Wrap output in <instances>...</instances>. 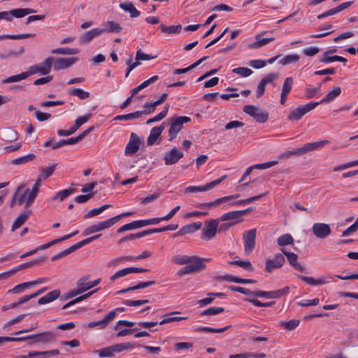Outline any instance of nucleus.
I'll list each match as a JSON object with an SVG mask.
<instances>
[{
    "label": "nucleus",
    "mask_w": 358,
    "mask_h": 358,
    "mask_svg": "<svg viewBox=\"0 0 358 358\" xmlns=\"http://www.w3.org/2000/svg\"><path fill=\"white\" fill-rule=\"evenodd\" d=\"M40 181L41 179L38 178L33 185L31 190L29 189H26L27 193H28V196L26 199V205L24 206V208L27 209L34 203L39 191V187L41 185Z\"/></svg>",
    "instance_id": "nucleus-19"
},
{
    "label": "nucleus",
    "mask_w": 358,
    "mask_h": 358,
    "mask_svg": "<svg viewBox=\"0 0 358 358\" xmlns=\"http://www.w3.org/2000/svg\"><path fill=\"white\" fill-rule=\"evenodd\" d=\"M219 220H224V215H222L218 220L206 221L205 227L202 229L201 238L209 240L215 236Z\"/></svg>",
    "instance_id": "nucleus-7"
},
{
    "label": "nucleus",
    "mask_w": 358,
    "mask_h": 358,
    "mask_svg": "<svg viewBox=\"0 0 358 358\" xmlns=\"http://www.w3.org/2000/svg\"><path fill=\"white\" fill-rule=\"evenodd\" d=\"M88 277H83L76 282V285L80 287L83 293L96 286L101 281L100 278L92 281H88Z\"/></svg>",
    "instance_id": "nucleus-22"
},
{
    "label": "nucleus",
    "mask_w": 358,
    "mask_h": 358,
    "mask_svg": "<svg viewBox=\"0 0 358 358\" xmlns=\"http://www.w3.org/2000/svg\"><path fill=\"white\" fill-rule=\"evenodd\" d=\"M115 310L110 311L106 315L102 320L99 321L90 322L87 324V327L94 328L95 327H99V329H105L110 322H111L116 316Z\"/></svg>",
    "instance_id": "nucleus-16"
},
{
    "label": "nucleus",
    "mask_w": 358,
    "mask_h": 358,
    "mask_svg": "<svg viewBox=\"0 0 358 358\" xmlns=\"http://www.w3.org/2000/svg\"><path fill=\"white\" fill-rule=\"evenodd\" d=\"M96 352L98 353L99 357H111L114 356L115 350L114 348V345H111L96 350Z\"/></svg>",
    "instance_id": "nucleus-46"
},
{
    "label": "nucleus",
    "mask_w": 358,
    "mask_h": 358,
    "mask_svg": "<svg viewBox=\"0 0 358 358\" xmlns=\"http://www.w3.org/2000/svg\"><path fill=\"white\" fill-rule=\"evenodd\" d=\"M69 94L73 96H76L80 99H86L90 97V93L88 92L79 88L70 89Z\"/></svg>",
    "instance_id": "nucleus-47"
},
{
    "label": "nucleus",
    "mask_w": 358,
    "mask_h": 358,
    "mask_svg": "<svg viewBox=\"0 0 358 358\" xmlns=\"http://www.w3.org/2000/svg\"><path fill=\"white\" fill-rule=\"evenodd\" d=\"M76 248H74V245L71 246L70 248L64 250V251L62 252H59L58 254L54 255L53 257H51V260L52 261H56L59 259H61V258H63L65 256L73 252L74 251H76Z\"/></svg>",
    "instance_id": "nucleus-62"
},
{
    "label": "nucleus",
    "mask_w": 358,
    "mask_h": 358,
    "mask_svg": "<svg viewBox=\"0 0 358 358\" xmlns=\"http://www.w3.org/2000/svg\"><path fill=\"white\" fill-rule=\"evenodd\" d=\"M284 263V256L281 253L275 254L273 259L266 260L265 270L268 273H271L275 268L282 267Z\"/></svg>",
    "instance_id": "nucleus-14"
},
{
    "label": "nucleus",
    "mask_w": 358,
    "mask_h": 358,
    "mask_svg": "<svg viewBox=\"0 0 358 358\" xmlns=\"http://www.w3.org/2000/svg\"><path fill=\"white\" fill-rule=\"evenodd\" d=\"M20 189H21V186L18 187L17 189L15 190L14 195H16L17 203L19 206H21L23 203H24V206H25L26 205V199L28 196V193H27V190L25 189L24 193L21 194Z\"/></svg>",
    "instance_id": "nucleus-54"
},
{
    "label": "nucleus",
    "mask_w": 358,
    "mask_h": 358,
    "mask_svg": "<svg viewBox=\"0 0 358 358\" xmlns=\"http://www.w3.org/2000/svg\"><path fill=\"white\" fill-rule=\"evenodd\" d=\"M104 33V30L100 28H94L90 31L84 32L80 38V41L83 44L90 43L92 39L95 37L99 36L101 34Z\"/></svg>",
    "instance_id": "nucleus-20"
},
{
    "label": "nucleus",
    "mask_w": 358,
    "mask_h": 358,
    "mask_svg": "<svg viewBox=\"0 0 358 358\" xmlns=\"http://www.w3.org/2000/svg\"><path fill=\"white\" fill-rule=\"evenodd\" d=\"M56 166H57L56 164H53L52 165H51L48 167L41 168V169H40L41 173L39 176V178L41 180H42V179L45 180V179L49 178L50 176H52V174L55 171Z\"/></svg>",
    "instance_id": "nucleus-45"
},
{
    "label": "nucleus",
    "mask_w": 358,
    "mask_h": 358,
    "mask_svg": "<svg viewBox=\"0 0 358 358\" xmlns=\"http://www.w3.org/2000/svg\"><path fill=\"white\" fill-rule=\"evenodd\" d=\"M155 283L156 282L154 280H150V281H147V282H141L138 283L135 286L129 287L128 288L120 290L118 292V293H127V292H129L130 291H134V290H136V289H139L146 288L148 287H150L151 285H155Z\"/></svg>",
    "instance_id": "nucleus-33"
},
{
    "label": "nucleus",
    "mask_w": 358,
    "mask_h": 358,
    "mask_svg": "<svg viewBox=\"0 0 358 358\" xmlns=\"http://www.w3.org/2000/svg\"><path fill=\"white\" fill-rule=\"evenodd\" d=\"M99 289V288H97V289H95L94 290H92V292H87L83 295H81L71 301H70L69 302H68L67 303L64 304L63 306H62V309H66L70 306H71L72 305L76 303H78L83 300H85L87 298H89L90 296H91L94 293H96L98 292V290Z\"/></svg>",
    "instance_id": "nucleus-36"
},
{
    "label": "nucleus",
    "mask_w": 358,
    "mask_h": 358,
    "mask_svg": "<svg viewBox=\"0 0 358 358\" xmlns=\"http://www.w3.org/2000/svg\"><path fill=\"white\" fill-rule=\"evenodd\" d=\"M20 137L17 131L10 127L6 128L3 131V138L7 142H13L17 141Z\"/></svg>",
    "instance_id": "nucleus-34"
},
{
    "label": "nucleus",
    "mask_w": 358,
    "mask_h": 358,
    "mask_svg": "<svg viewBox=\"0 0 358 358\" xmlns=\"http://www.w3.org/2000/svg\"><path fill=\"white\" fill-rule=\"evenodd\" d=\"M32 287L31 283H28V282H23L15 286L13 289L8 290V293L9 294H20L24 291V289H28Z\"/></svg>",
    "instance_id": "nucleus-49"
},
{
    "label": "nucleus",
    "mask_w": 358,
    "mask_h": 358,
    "mask_svg": "<svg viewBox=\"0 0 358 358\" xmlns=\"http://www.w3.org/2000/svg\"><path fill=\"white\" fill-rule=\"evenodd\" d=\"M299 323L300 321L299 320L293 319L287 322L280 321L279 326L287 331H292L299 325Z\"/></svg>",
    "instance_id": "nucleus-38"
},
{
    "label": "nucleus",
    "mask_w": 358,
    "mask_h": 358,
    "mask_svg": "<svg viewBox=\"0 0 358 358\" xmlns=\"http://www.w3.org/2000/svg\"><path fill=\"white\" fill-rule=\"evenodd\" d=\"M156 107H157V106L155 105V103L154 102L144 103V105H143L144 109L143 110H138V113L140 114L139 117H141L143 115H150V114L152 113L155 110Z\"/></svg>",
    "instance_id": "nucleus-48"
},
{
    "label": "nucleus",
    "mask_w": 358,
    "mask_h": 358,
    "mask_svg": "<svg viewBox=\"0 0 358 358\" xmlns=\"http://www.w3.org/2000/svg\"><path fill=\"white\" fill-rule=\"evenodd\" d=\"M299 59V56L296 54L287 55L279 60V63L282 65H287L292 62H296Z\"/></svg>",
    "instance_id": "nucleus-57"
},
{
    "label": "nucleus",
    "mask_w": 358,
    "mask_h": 358,
    "mask_svg": "<svg viewBox=\"0 0 358 358\" xmlns=\"http://www.w3.org/2000/svg\"><path fill=\"white\" fill-rule=\"evenodd\" d=\"M256 234V229H252L243 233L244 250L246 253H250L255 248Z\"/></svg>",
    "instance_id": "nucleus-9"
},
{
    "label": "nucleus",
    "mask_w": 358,
    "mask_h": 358,
    "mask_svg": "<svg viewBox=\"0 0 358 358\" xmlns=\"http://www.w3.org/2000/svg\"><path fill=\"white\" fill-rule=\"evenodd\" d=\"M172 262L179 265L187 264L178 270L177 274L180 276L197 273L206 266L203 259L196 256L178 255L173 257Z\"/></svg>",
    "instance_id": "nucleus-1"
},
{
    "label": "nucleus",
    "mask_w": 358,
    "mask_h": 358,
    "mask_svg": "<svg viewBox=\"0 0 358 358\" xmlns=\"http://www.w3.org/2000/svg\"><path fill=\"white\" fill-rule=\"evenodd\" d=\"M36 157L34 154H29L27 155L22 156L12 160L11 164L14 165L24 164L27 162L33 161L34 159H36Z\"/></svg>",
    "instance_id": "nucleus-44"
},
{
    "label": "nucleus",
    "mask_w": 358,
    "mask_h": 358,
    "mask_svg": "<svg viewBox=\"0 0 358 358\" xmlns=\"http://www.w3.org/2000/svg\"><path fill=\"white\" fill-rule=\"evenodd\" d=\"M183 157V153L179 151L176 147L173 148L164 156L166 165H171L177 163Z\"/></svg>",
    "instance_id": "nucleus-18"
},
{
    "label": "nucleus",
    "mask_w": 358,
    "mask_h": 358,
    "mask_svg": "<svg viewBox=\"0 0 358 358\" xmlns=\"http://www.w3.org/2000/svg\"><path fill=\"white\" fill-rule=\"evenodd\" d=\"M233 73L239 74L242 77H248L252 73V71L250 69L246 67H238L232 70Z\"/></svg>",
    "instance_id": "nucleus-63"
},
{
    "label": "nucleus",
    "mask_w": 358,
    "mask_h": 358,
    "mask_svg": "<svg viewBox=\"0 0 358 358\" xmlns=\"http://www.w3.org/2000/svg\"><path fill=\"white\" fill-rule=\"evenodd\" d=\"M243 111L253 117L259 123H264L268 119V113L259 107L253 105H245Z\"/></svg>",
    "instance_id": "nucleus-5"
},
{
    "label": "nucleus",
    "mask_w": 358,
    "mask_h": 358,
    "mask_svg": "<svg viewBox=\"0 0 358 358\" xmlns=\"http://www.w3.org/2000/svg\"><path fill=\"white\" fill-rule=\"evenodd\" d=\"M102 231V230H101V228L100 223H97V224H92V225L87 227L84 230L83 234L85 236H87V235H90L91 234H94V233H96V232H98V231Z\"/></svg>",
    "instance_id": "nucleus-64"
},
{
    "label": "nucleus",
    "mask_w": 358,
    "mask_h": 358,
    "mask_svg": "<svg viewBox=\"0 0 358 358\" xmlns=\"http://www.w3.org/2000/svg\"><path fill=\"white\" fill-rule=\"evenodd\" d=\"M262 34H257L255 36V42L249 44L248 47L251 49H257L275 40L274 37L262 38Z\"/></svg>",
    "instance_id": "nucleus-25"
},
{
    "label": "nucleus",
    "mask_w": 358,
    "mask_h": 358,
    "mask_svg": "<svg viewBox=\"0 0 358 358\" xmlns=\"http://www.w3.org/2000/svg\"><path fill=\"white\" fill-rule=\"evenodd\" d=\"M113 345H114L115 352H120L125 350H128V349L134 348L136 345V343L128 342V343H122L115 344Z\"/></svg>",
    "instance_id": "nucleus-61"
},
{
    "label": "nucleus",
    "mask_w": 358,
    "mask_h": 358,
    "mask_svg": "<svg viewBox=\"0 0 358 358\" xmlns=\"http://www.w3.org/2000/svg\"><path fill=\"white\" fill-rule=\"evenodd\" d=\"M225 280L241 284H255L257 282L256 280L244 279L231 275H225Z\"/></svg>",
    "instance_id": "nucleus-37"
},
{
    "label": "nucleus",
    "mask_w": 358,
    "mask_h": 358,
    "mask_svg": "<svg viewBox=\"0 0 358 358\" xmlns=\"http://www.w3.org/2000/svg\"><path fill=\"white\" fill-rule=\"evenodd\" d=\"M328 143L329 141L327 140H322L318 142L308 143L301 148L283 153L281 157H290L292 155L301 156L308 152L317 150L319 148H322Z\"/></svg>",
    "instance_id": "nucleus-3"
},
{
    "label": "nucleus",
    "mask_w": 358,
    "mask_h": 358,
    "mask_svg": "<svg viewBox=\"0 0 358 358\" xmlns=\"http://www.w3.org/2000/svg\"><path fill=\"white\" fill-rule=\"evenodd\" d=\"M78 61L77 57L57 58L54 61L53 69L55 71L66 69L71 67Z\"/></svg>",
    "instance_id": "nucleus-17"
},
{
    "label": "nucleus",
    "mask_w": 358,
    "mask_h": 358,
    "mask_svg": "<svg viewBox=\"0 0 358 358\" xmlns=\"http://www.w3.org/2000/svg\"><path fill=\"white\" fill-rule=\"evenodd\" d=\"M35 36L34 34H16V35H1L0 36V41L3 39H13V40H18V39H24L29 37Z\"/></svg>",
    "instance_id": "nucleus-56"
},
{
    "label": "nucleus",
    "mask_w": 358,
    "mask_h": 358,
    "mask_svg": "<svg viewBox=\"0 0 358 358\" xmlns=\"http://www.w3.org/2000/svg\"><path fill=\"white\" fill-rule=\"evenodd\" d=\"M293 243L294 238L289 234H283L277 238V243L281 247L292 245Z\"/></svg>",
    "instance_id": "nucleus-43"
},
{
    "label": "nucleus",
    "mask_w": 358,
    "mask_h": 358,
    "mask_svg": "<svg viewBox=\"0 0 358 358\" xmlns=\"http://www.w3.org/2000/svg\"><path fill=\"white\" fill-rule=\"evenodd\" d=\"M293 84V78L291 77L287 78L282 85V89L281 93H282L283 96L288 95L292 90Z\"/></svg>",
    "instance_id": "nucleus-59"
},
{
    "label": "nucleus",
    "mask_w": 358,
    "mask_h": 358,
    "mask_svg": "<svg viewBox=\"0 0 358 358\" xmlns=\"http://www.w3.org/2000/svg\"><path fill=\"white\" fill-rule=\"evenodd\" d=\"M159 27L162 32L167 34H178L182 29V26L180 24L166 26L164 24H161Z\"/></svg>",
    "instance_id": "nucleus-39"
},
{
    "label": "nucleus",
    "mask_w": 358,
    "mask_h": 358,
    "mask_svg": "<svg viewBox=\"0 0 358 358\" xmlns=\"http://www.w3.org/2000/svg\"><path fill=\"white\" fill-rule=\"evenodd\" d=\"M321 85L322 84L320 83L317 87H307L305 89V95L307 99H312L314 97L316 94L320 92L321 91Z\"/></svg>",
    "instance_id": "nucleus-51"
},
{
    "label": "nucleus",
    "mask_w": 358,
    "mask_h": 358,
    "mask_svg": "<svg viewBox=\"0 0 358 358\" xmlns=\"http://www.w3.org/2000/svg\"><path fill=\"white\" fill-rule=\"evenodd\" d=\"M10 13V17H15L17 18H21L27 15L36 13L35 10L31 8H16L8 11Z\"/></svg>",
    "instance_id": "nucleus-30"
},
{
    "label": "nucleus",
    "mask_w": 358,
    "mask_h": 358,
    "mask_svg": "<svg viewBox=\"0 0 358 358\" xmlns=\"http://www.w3.org/2000/svg\"><path fill=\"white\" fill-rule=\"evenodd\" d=\"M80 52L78 48H59L51 50L52 54H61V55H76Z\"/></svg>",
    "instance_id": "nucleus-41"
},
{
    "label": "nucleus",
    "mask_w": 358,
    "mask_h": 358,
    "mask_svg": "<svg viewBox=\"0 0 358 358\" xmlns=\"http://www.w3.org/2000/svg\"><path fill=\"white\" fill-rule=\"evenodd\" d=\"M133 212H125L122 213L120 215H117L112 218H110L107 220L103 221L100 223L101 230H105L113 226L116 222H117L121 218L131 215Z\"/></svg>",
    "instance_id": "nucleus-24"
},
{
    "label": "nucleus",
    "mask_w": 358,
    "mask_h": 358,
    "mask_svg": "<svg viewBox=\"0 0 358 358\" xmlns=\"http://www.w3.org/2000/svg\"><path fill=\"white\" fill-rule=\"evenodd\" d=\"M53 57H48L43 63L38 64L39 73L47 75L50 72Z\"/></svg>",
    "instance_id": "nucleus-32"
},
{
    "label": "nucleus",
    "mask_w": 358,
    "mask_h": 358,
    "mask_svg": "<svg viewBox=\"0 0 358 358\" xmlns=\"http://www.w3.org/2000/svg\"><path fill=\"white\" fill-rule=\"evenodd\" d=\"M223 180H224V176H222L219 179L215 180L210 182H208L205 185L189 186L185 189V193H194V192H198L208 191V190L213 188L214 187H215L220 182H222Z\"/></svg>",
    "instance_id": "nucleus-15"
},
{
    "label": "nucleus",
    "mask_w": 358,
    "mask_h": 358,
    "mask_svg": "<svg viewBox=\"0 0 358 358\" xmlns=\"http://www.w3.org/2000/svg\"><path fill=\"white\" fill-rule=\"evenodd\" d=\"M101 236V234H96L94 236L89 237L87 238H85V239H84V240L77 243L76 244H75L74 245V248H76V250H78V249L82 248L83 246H84V245H85L87 244L90 243L93 241L98 239Z\"/></svg>",
    "instance_id": "nucleus-60"
},
{
    "label": "nucleus",
    "mask_w": 358,
    "mask_h": 358,
    "mask_svg": "<svg viewBox=\"0 0 358 358\" xmlns=\"http://www.w3.org/2000/svg\"><path fill=\"white\" fill-rule=\"evenodd\" d=\"M318 106V103L310 102L304 106L296 108L288 115V120L296 121L300 120L304 115L313 110Z\"/></svg>",
    "instance_id": "nucleus-8"
},
{
    "label": "nucleus",
    "mask_w": 358,
    "mask_h": 358,
    "mask_svg": "<svg viewBox=\"0 0 358 358\" xmlns=\"http://www.w3.org/2000/svg\"><path fill=\"white\" fill-rule=\"evenodd\" d=\"M281 252L287 257V259L290 264L296 270L303 272L305 267L297 263L298 256L294 252H287L285 249L281 248Z\"/></svg>",
    "instance_id": "nucleus-23"
},
{
    "label": "nucleus",
    "mask_w": 358,
    "mask_h": 358,
    "mask_svg": "<svg viewBox=\"0 0 358 358\" xmlns=\"http://www.w3.org/2000/svg\"><path fill=\"white\" fill-rule=\"evenodd\" d=\"M341 93V88L340 87H336L331 91H329L327 95L322 98L320 101H317L318 105L320 103H328L334 101L337 96Z\"/></svg>",
    "instance_id": "nucleus-28"
},
{
    "label": "nucleus",
    "mask_w": 358,
    "mask_h": 358,
    "mask_svg": "<svg viewBox=\"0 0 358 358\" xmlns=\"http://www.w3.org/2000/svg\"><path fill=\"white\" fill-rule=\"evenodd\" d=\"M253 208L250 207L242 210H234L225 213V220H234V222H225V231L233 226L241 222L243 217L247 213L251 212Z\"/></svg>",
    "instance_id": "nucleus-6"
},
{
    "label": "nucleus",
    "mask_w": 358,
    "mask_h": 358,
    "mask_svg": "<svg viewBox=\"0 0 358 358\" xmlns=\"http://www.w3.org/2000/svg\"><path fill=\"white\" fill-rule=\"evenodd\" d=\"M161 134H162L158 131V129H156L155 127H153L151 129L150 135L147 139L148 145H152Z\"/></svg>",
    "instance_id": "nucleus-55"
},
{
    "label": "nucleus",
    "mask_w": 358,
    "mask_h": 358,
    "mask_svg": "<svg viewBox=\"0 0 358 358\" xmlns=\"http://www.w3.org/2000/svg\"><path fill=\"white\" fill-rule=\"evenodd\" d=\"M171 127L169 129V141H171L176 138L177 134L182 130L183 124L191 121L187 116H179L176 119H170Z\"/></svg>",
    "instance_id": "nucleus-4"
},
{
    "label": "nucleus",
    "mask_w": 358,
    "mask_h": 358,
    "mask_svg": "<svg viewBox=\"0 0 358 358\" xmlns=\"http://www.w3.org/2000/svg\"><path fill=\"white\" fill-rule=\"evenodd\" d=\"M314 235L321 239L326 238L331 234V229L328 224L315 223L312 227Z\"/></svg>",
    "instance_id": "nucleus-13"
},
{
    "label": "nucleus",
    "mask_w": 358,
    "mask_h": 358,
    "mask_svg": "<svg viewBox=\"0 0 358 358\" xmlns=\"http://www.w3.org/2000/svg\"><path fill=\"white\" fill-rule=\"evenodd\" d=\"M31 215L30 210H26L21 212L17 217L15 218L13 226H12V231H15L16 229H19L21 226H22L26 221L28 220Z\"/></svg>",
    "instance_id": "nucleus-26"
},
{
    "label": "nucleus",
    "mask_w": 358,
    "mask_h": 358,
    "mask_svg": "<svg viewBox=\"0 0 358 358\" xmlns=\"http://www.w3.org/2000/svg\"><path fill=\"white\" fill-rule=\"evenodd\" d=\"M289 287H285L282 289L275 290V291H255L253 292V296L255 297H265L267 299H278L284 295H286L289 292Z\"/></svg>",
    "instance_id": "nucleus-10"
},
{
    "label": "nucleus",
    "mask_w": 358,
    "mask_h": 358,
    "mask_svg": "<svg viewBox=\"0 0 358 358\" xmlns=\"http://www.w3.org/2000/svg\"><path fill=\"white\" fill-rule=\"evenodd\" d=\"M208 295L209 296L208 297L197 301V304L200 307H203L208 304H210V303H212L213 301L215 296H222L223 294L222 293H208Z\"/></svg>",
    "instance_id": "nucleus-50"
},
{
    "label": "nucleus",
    "mask_w": 358,
    "mask_h": 358,
    "mask_svg": "<svg viewBox=\"0 0 358 358\" xmlns=\"http://www.w3.org/2000/svg\"><path fill=\"white\" fill-rule=\"evenodd\" d=\"M169 106L167 105V106H165L164 108V110L162 111H161L157 115H156L155 117H152V118H150L149 120H148L146 121V124H152L153 122H158V121H160L162 120V119H164L166 115H167V113H168V110H169Z\"/></svg>",
    "instance_id": "nucleus-52"
},
{
    "label": "nucleus",
    "mask_w": 358,
    "mask_h": 358,
    "mask_svg": "<svg viewBox=\"0 0 358 358\" xmlns=\"http://www.w3.org/2000/svg\"><path fill=\"white\" fill-rule=\"evenodd\" d=\"M120 7L124 11L129 12L131 17H137L141 14L131 2L120 3Z\"/></svg>",
    "instance_id": "nucleus-35"
},
{
    "label": "nucleus",
    "mask_w": 358,
    "mask_h": 358,
    "mask_svg": "<svg viewBox=\"0 0 358 358\" xmlns=\"http://www.w3.org/2000/svg\"><path fill=\"white\" fill-rule=\"evenodd\" d=\"M27 78V75H25L24 72H22L17 75L9 76L7 78L4 79L2 82L3 83H15L26 79Z\"/></svg>",
    "instance_id": "nucleus-58"
},
{
    "label": "nucleus",
    "mask_w": 358,
    "mask_h": 358,
    "mask_svg": "<svg viewBox=\"0 0 358 358\" xmlns=\"http://www.w3.org/2000/svg\"><path fill=\"white\" fill-rule=\"evenodd\" d=\"M60 295V291L59 289H55L46 295L40 298L38 301V303L39 305H43L45 303H50L54 300L57 299Z\"/></svg>",
    "instance_id": "nucleus-29"
},
{
    "label": "nucleus",
    "mask_w": 358,
    "mask_h": 358,
    "mask_svg": "<svg viewBox=\"0 0 358 358\" xmlns=\"http://www.w3.org/2000/svg\"><path fill=\"white\" fill-rule=\"evenodd\" d=\"M57 335L53 331H45L41 334H31L27 336L23 337H16V342L18 341H25L28 340H34L30 343V344L33 343H43L46 344L49 343H52L56 341Z\"/></svg>",
    "instance_id": "nucleus-2"
},
{
    "label": "nucleus",
    "mask_w": 358,
    "mask_h": 358,
    "mask_svg": "<svg viewBox=\"0 0 358 358\" xmlns=\"http://www.w3.org/2000/svg\"><path fill=\"white\" fill-rule=\"evenodd\" d=\"M298 278L303 280V282H306L308 285H324L330 282L331 281L332 277L328 275V276H323L322 278H320L317 280L314 279L313 277H307L303 275H298Z\"/></svg>",
    "instance_id": "nucleus-21"
},
{
    "label": "nucleus",
    "mask_w": 358,
    "mask_h": 358,
    "mask_svg": "<svg viewBox=\"0 0 358 358\" xmlns=\"http://www.w3.org/2000/svg\"><path fill=\"white\" fill-rule=\"evenodd\" d=\"M138 111H136L134 113H128L126 115H119L114 117V120L121 121V120H133L134 119L139 118Z\"/></svg>",
    "instance_id": "nucleus-53"
},
{
    "label": "nucleus",
    "mask_w": 358,
    "mask_h": 358,
    "mask_svg": "<svg viewBox=\"0 0 358 358\" xmlns=\"http://www.w3.org/2000/svg\"><path fill=\"white\" fill-rule=\"evenodd\" d=\"M92 117L91 114H87L84 116L78 117L74 125L70 128V131H64V129H59L57 134L60 136H68L73 134L77 129H78L83 124L87 122Z\"/></svg>",
    "instance_id": "nucleus-11"
},
{
    "label": "nucleus",
    "mask_w": 358,
    "mask_h": 358,
    "mask_svg": "<svg viewBox=\"0 0 358 358\" xmlns=\"http://www.w3.org/2000/svg\"><path fill=\"white\" fill-rule=\"evenodd\" d=\"M105 28L101 29L105 32L120 33L122 28L120 24L115 21H107L104 24Z\"/></svg>",
    "instance_id": "nucleus-31"
},
{
    "label": "nucleus",
    "mask_w": 358,
    "mask_h": 358,
    "mask_svg": "<svg viewBox=\"0 0 358 358\" xmlns=\"http://www.w3.org/2000/svg\"><path fill=\"white\" fill-rule=\"evenodd\" d=\"M141 143V139L138 135L132 132L130 135L129 141L126 145L124 154L127 155H131L137 152L140 148Z\"/></svg>",
    "instance_id": "nucleus-12"
},
{
    "label": "nucleus",
    "mask_w": 358,
    "mask_h": 358,
    "mask_svg": "<svg viewBox=\"0 0 358 358\" xmlns=\"http://www.w3.org/2000/svg\"><path fill=\"white\" fill-rule=\"evenodd\" d=\"M202 226L201 222H194L185 225L174 236H182L186 234H190L199 230Z\"/></svg>",
    "instance_id": "nucleus-27"
},
{
    "label": "nucleus",
    "mask_w": 358,
    "mask_h": 358,
    "mask_svg": "<svg viewBox=\"0 0 358 358\" xmlns=\"http://www.w3.org/2000/svg\"><path fill=\"white\" fill-rule=\"evenodd\" d=\"M229 265H237L245 271H253L254 267L252 266L251 262L250 261L245 260H233L229 262Z\"/></svg>",
    "instance_id": "nucleus-40"
},
{
    "label": "nucleus",
    "mask_w": 358,
    "mask_h": 358,
    "mask_svg": "<svg viewBox=\"0 0 358 358\" xmlns=\"http://www.w3.org/2000/svg\"><path fill=\"white\" fill-rule=\"evenodd\" d=\"M111 206L109 205V204H106V205H103V206H101V207L99 208H92L90 210H89L84 216H83V218L84 219H88L90 217H94V216H96V215H99L100 213H101L103 210L110 208Z\"/></svg>",
    "instance_id": "nucleus-42"
}]
</instances>
